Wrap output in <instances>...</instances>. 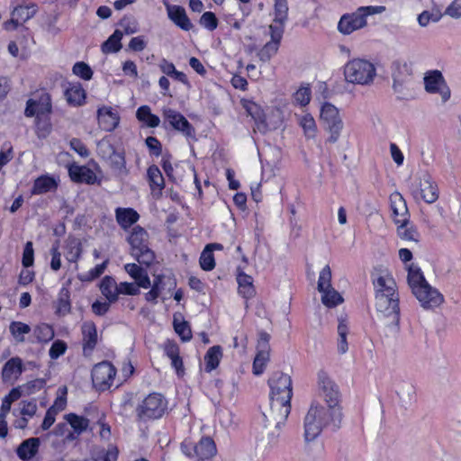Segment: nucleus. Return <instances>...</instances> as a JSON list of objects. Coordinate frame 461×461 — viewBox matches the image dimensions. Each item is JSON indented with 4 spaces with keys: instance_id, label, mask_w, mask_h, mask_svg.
<instances>
[{
    "instance_id": "obj_1",
    "label": "nucleus",
    "mask_w": 461,
    "mask_h": 461,
    "mask_svg": "<svg viewBox=\"0 0 461 461\" xmlns=\"http://www.w3.org/2000/svg\"><path fill=\"white\" fill-rule=\"evenodd\" d=\"M268 385L269 403L263 408L259 423L262 433L275 436L291 411L293 382L289 375L276 371L268 379Z\"/></svg>"
},
{
    "instance_id": "obj_2",
    "label": "nucleus",
    "mask_w": 461,
    "mask_h": 461,
    "mask_svg": "<svg viewBox=\"0 0 461 461\" xmlns=\"http://www.w3.org/2000/svg\"><path fill=\"white\" fill-rule=\"evenodd\" d=\"M343 418L341 409H330L313 401L304 417V438L307 442L316 439L329 425L339 428Z\"/></svg>"
},
{
    "instance_id": "obj_3",
    "label": "nucleus",
    "mask_w": 461,
    "mask_h": 461,
    "mask_svg": "<svg viewBox=\"0 0 461 461\" xmlns=\"http://www.w3.org/2000/svg\"><path fill=\"white\" fill-rule=\"evenodd\" d=\"M385 7L379 6H361L355 12L343 14L338 23V31L343 35H349L355 31L366 26V18L369 15L382 14Z\"/></svg>"
},
{
    "instance_id": "obj_4",
    "label": "nucleus",
    "mask_w": 461,
    "mask_h": 461,
    "mask_svg": "<svg viewBox=\"0 0 461 461\" xmlns=\"http://www.w3.org/2000/svg\"><path fill=\"white\" fill-rule=\"evenodd\" d=\"M375 75V67L366 59H352L344 68L345 78L352 84L369 85L374 81Z\"/></svg>"
},
{
    "instance_id": "obj_5",
    "label": "nucleus",
    "mask_w": 461,
    "mask_h": 461,
    "mask_svg": "<svg viewBox=\"0 0 461 461\" xmlns=\"http://www.w3.org/2000/svg\"><path fill=\"white\" fill-rule=\"evenodd\" d=\"M128 241L131 245V254L140 265L149 266L155 259L154 252L149 248V235L147 231L136 226L132 229Z\"/></svg>"
},
{
    "instance_id": "obj_6",
    "label": "nucleus",
    "mask_w": 461,
    "mask_h": 461,
    "mask_svg": "<svg viewBox=\"0 0 461 461\" xmlns=\"http://www.w3.org/2000/svg\"><path fill=\"white\" fill-rule=\"evenodd\" d=\"M320 120L330 133L327 141L336 143L344 126L339 109L330 103H324L321 108Z\"/></svg>"
},
{
    "instance_id": "obj_7",
    "label": "nucleus",
    "mask_w": 461,
    "mask_h": 461,
    "mask_svg": "<svg viewBox=\"0 0 461 461\" xmlns=\"http://www.w3.org/2000/svg\"><path fill=\"white\" fill-rule=\"evenodd\" d=\"M317 391L320 397L326 402L325 407L342 410L339 386L328 373L323 370H320L317 373Z\"/></svg>"
},
{
    "instance_id": "obj_8",
    "label": "nucleus",
    "mask_w": 461,
    "mask_h": 461,
    "mask_svg": "<svg viewBox=\"0 0 461 461\" xmlns=\"http://www.w3.org/2000/svg\"><path fill=\"white\" fill-rule=\"evenodd\" d=\"M393 72V88L400 98H408L413 89V80L411 77V68L407 63L395 62Z\"/></svg>"
},
{
    "instance_id": "obj_9",
    "label": "nucleus",
    "mask_w": 461,
    "mask_h": 461,
    "mask_svg": "<svg viewBox=\"0 0 461 461\" xmlns=\"http://www.w3.org/2000/svg\"><path fill=\"white\" fill-rule=\"evenodd\" d=\"M167 409V401L160 393L149 394L137 408V414L140 420L160 418Z\"/></svg>"
},
{
    "instance_id": "obj_10",
    "label": "nucleus",
    "mask_w": 461,
    "mask_h": 461,
    "mask_svg": "<svg viewBox=\"0 0 461 461\" xmlns=\"http://www.w3.org/2000/svg\"><path fill=\"white\" fill-rule=\"evenodd\" d=\"M182 452L188 457L208 460L216 455L214 441L210 438H203L197 444L185 439L181 444Z\"/></svg>"
},
{
    "instance_id": "obj_11",
    "label": "nucleus",
    "mask_w": 461,
    "mask_h": 461,
    "mask_svg": "<svg viewBox=\"0 0 461 461\" xmlns=\"http://www.w3.org/2000/svg\"><path fill=\"white\" fill-rule=\"evenodd\" d=\"M116 375L114 366L107 361L96 364L92 370V382L99 391H104L111 387Z\"/></svg>"
},
{
    "instance_id": "obj_12",
    "label": "nucleus",
    "mask_w": 461,
    "mask_h": 461,
    "mask_svg": "<svg viewBox=\"0 0 461 461\" xmlns=\"http://www.w3.org/2000/svg\"><path fill=\"white\" fill-rule=\"evenodd\" d=\"M424 86L428 93L438 94L443 103H446L450 98V89L438 70L429 71L425 75Z\"/></svg>"
},
{
    "instance_id": "obj_13",
    "label": "nucleus",
    "mask_w": 461,
    "mask_h": 461,
    "mask_svg": "<svg viewBox=\"0 0 461 461\" xmlns=\"http://www.w3.org/2000/svg\"><path fill=\"white\" fill-rule=\"evenodd\" d=\"M51 113V100L48 93L41 92L35 98L29 99L25 108V115L27 117L41 116L50 114Z\"/></svg>"
},
{
    "instance_id": "obj_14",
    "label": "nucleus",
    "mask_w": 461,
    "mask_h": 461,
    "mask_svg": "<svg viewBox=\"0 0 461 461\" xmlns=\"http://www.w3.org/2000/svg\"><path fill=\"white\" fill-rule=\"evenodd\" d=\"M244 107L247 113L255 121L254 131H258L260 133L265 134L276 129V123L267 120V116L260 105L254 102H247Z\"/></svg>"
},
{
    "instance_id": "obj_15",
    "label": "nucleus",
    "mask_w": 461,
    "mask_h": 461,
    "mask_svg": "<svg viewBox=\"0 0 461 461\" xmlns=\"http://www.w3.org/2000/svg\"><path fill=\"white\" fill-rule=\"evenodd\" d=\"M270 336L267 332H260L258 342V353L253 361V374L255 375H261L269 361V346Z\"/></svg>"
},
{
    "instance_id": "obj_16",
    "label": "nucleus",
    "mask_w": 461,
    "mask_h": 461,
    "mask_svg": "<svg viewBox=\"0 0 461 461\" xmlns=\"http://www.w3.org/2000/svg\"><path fill=\"white\" fill-rule=\"evenodd\" d=\"M375 307L378 312L386 316H392L393 321H399V295L391 296L385 294H375Z\"/></svg>"
},
{
    "instance_id": "obj_17",
    "label": "nucleus",
    "mask_w": 461,
    "mask_h": 461,
    "mask_svg": "<svg viewBox=\"0 0 461 461\" xmlns=\"http://www.w3.org/2000/svg\"><path fill=\"white\" fill-rule=\"evenodd\" d=\"M413 294L425 309L438 307L444 302L443 295L429 284H424L420 289H416Z\"/></svg>"
},
{
    "instance_id": "obj_18",
    "label": "nucleus",
    "mask_w": 461,
    "mask_h": 461,
    "mask_svg": "<svg viewBox=\"0 0 461 461\" xmlns=\"http://www.w3.org/2000/svg\"><path fill=\"white\" fill-rule=\"evenodd\" d=\"M163 116L172 128L181 131L185 136L188 138L194 136V127L179 112L171 108H164Z\"/></svg>"
},
{
    "instance_id": "obj_19",
    "label": "nucleus",
    "mask_w": 461,
    "mask_h": 461,
    "mask_svg": "<svg viewBox=\"0 0 461 461\" xmlns=\"http://www.w3.org/2000/svg\"><path fill=\"white\" fill-rule=\"evenodd\" d=\"M36 14V6L32 5H20L15 7L11 15V19L4 23V28L6 31L15 30L18 26L23 24Z\"/></svg>"
},
{
    "instance_id": "obj_20",
    "label": "nucleus",
    "mask_w": 461,
    "mask_h": 461,
    "mask_svg": "<svg viewBox=\"0 0 461 461\" xmlns=\"http://www.w3.org/2000/svg\"><path fill=\"white\" fill-rule=\"evenodd\" d=\"M24 371L23 359L19 357H11L3 366L1 378L4 383L14 384Z\"/></svg>"
},
{
    "instance_id": "obj_21",
    "label": "nucleus",
    "mask_w": 461,
    "mask_h": 461,
    "mask_svg": "<svg viewBox=\"0 0 461 461\" xmlns=\"http://www.w3.org/2000/svg\"><path fill=\"white\" fill-rule=\"evenodd\" d=\"M390 203L394 223L396 225L408 223L409 212L402 195L399 192H393L390 195Z\"/></svg>"
},
{
    "instance_id": "obj_22",
    "label": "nucleus",
    "mask_w": 461,
    "mask_h": 461,
    "mask_svg": "<svg viewBox=\"0 0 461 461\" xmlns=\"http://www.w3.org/2000/svg\"><path fill=\"white\" fill-rule=\"evenodd\" d=\"M373 285L375 294H385L391 296L398 294L396 292V283L393 276L385 270H382L373 275Z\"/></svg>"
},
{
    "instance_id": "obj_23",
    "label": "nucleus",
    "mask_w": 461,
    "mask_h": 461,
    "mask_svg": "<svg viewBox=\"0 0 461 461\" xmlns=\"http://www.w3.org/2000/svg\"><path fill=\"white\" fill-rule=\"evenodd\" d=\"M99 127L105 131H113L120 122V116L112 107L103 106L97 110Z\"/></svg>"
},
{
    "instance_id": "obj_24",
    "label": "nucleus",
    "mask_w": 461,
    "mask_h": 461,
    "mask_svg": "<svg viewBox=\"0 0 461 461\" xmlns=\"http://www.w3.org/2000/svg\"><path fill=\"white\" fill-rule=\"evenodd\" d=\"M269 31L272 41L266 43L258 52V57L262 61L269 60L277 52L284 33L281 27H269Z\"/></svg>"
},
{
    "instance_id": "obj_25",
    "label": "nucleus",
    "mask_w": 461,
    "mask_h": 461,
    "mask_svg": "<svg viewBox=\"0 0 461 461\" xmlns=\"http://www.w3.org/2000/svg\"><path fill=\"white\" fill-rule=\"evenodd\" d=\"M168 18L179 28L184 31H190L193 24L187 17L184 7L176 5L165 3Z\"/></svg>"
},
{
    "instance_id": "obj_26",
    "label": "nucleus",
    "mask_w": 461,
    "mask_h": 461,
    "mask_svg": "<svg viewBox=\"0 0 461 461\" xmlns=\"http://www.w3.org/2000/svg\"><path fill=\"white\" fill-rule=\"evenodd\" d=\"M81 330L84 353L90 354L98 341L96 326L93 321H86L82 324Z\"/></svg>"
},
{
    "instance_id": "obj_27",
    "label": "nucleus",
    "mask_w": 461,
    "mask_h": 461,
    "mask_svg": "<svg viewBox=\"0 0 461 461\" xmlns=\"http://www.w3.org/2000/svg\"><path fill=\"white\" fill-rule=\"evenodd\" d=\"M395 393L402 406L407 408L416 400V389L412 383L401 381L396 384Z\"/></svg>"
},
{
    "instance_id": "obj_28",
    "label": "nucleus",
    "mask_w": 461,
    "mask_h": 461,
    "mask_svg": "<svg viewBox=\"0 0 461 461\" xmlns=\"http://www.w3.org/2000/svg\"><path fill=\"white\" fill-rule=\"evenodd\" d=\"M419 193L422 199L428 203H432L438 200V186L435 182L432 181L430 176L424 175L420 178Z\"/></svg>"
},
{
    "instance_id": "obj_29",
    "label": "nucleus",
    "mask_w": 461,
    "mask_h": 461,
    "mask_svg": "<svg viewBox=\"0 0 461 461\" xmlns=\"http://www.w3.org/2000/svg\"><path fill=\"white\" fill-rule=\"evenodd\" d=\"M71 179L77 183L93 185L96 182L95 173L86 166L72 165L68 168Z\"/></svg>"
},
{
    "instance_id": "obj_30",
    "label": "nucleus",
    "mask_w": 461,
    "mask_h": 461,
    "mask_svg": "<svg viewBox=\"0 0 461 461\" xmlns=\"http://www.w3.org/2000/svg\"><path fill=\"white\" fill-rule=\"evenodd\" d=\"M147 175L151 189V194L156 199L160 198L162 190L165 186V181L159 168L157 166L152 165L148 168Z\"/></svg>"
},
{
    "instance_id": "obj_31",
    "label": "nucleus",
    "mask_w": 461,
    "mask_h": 461,
    "mask_svg": "<svg viewBox=\"0 0 461 461\" xmlns=\"http://www.w3.org/2000/svg\"><path fill=\"white\" fill-rule=\"evenodd\" d=\"M40 447V439L38 438H30L23 441L17 447V456L23 461H28L35 456Z\"/></svg>"
},
{
    "instance_id": "obj_32",
    "label": "nucleus",
    "mask_w": 461,
    "mask_h": 461,
    "mask_svg": "<svg viewBox=\"0 0 461 461\" xmlns=\"http://www.w3.org/2000/svg\"><path fill=\"white\" fill-rule=\"evenodd\" d=\"M102 294L109 303H115L119 298V288L115 279L110 276H104L100 284Z\"/></svg>"
},
{
    "instance_id": "obj_33",
    "label": "nucleus",
    "mask_w": 461,
    "mask_h": 461,
    "mask_svg": "<svg viewBox=\"0 0 461 461\" xmlns=\"http://www.w3.org/2000/svg\"><path fill=\"white\" fill-rule=\"evenodd\" d=\"M124 269L135 280L138 286L142 288H149L150 286V280L146 270L140 266L134 263L126 264Z\"/></svg>"
},
{
    "instance_id": "obj_34",
    "label": "nucleus",
    "mask_w": 461,
    "mask_h": 461,
    "mask_svg": "<svg viewBox=\"0 0 461 461\" xmlns=\"http://www.w3.org/2000/svg\"><path fill=\"white\" fill-rule=\"evenodd\" d=\"M115 217L118 224L124 230L134 224L140 218L139 213L132 208H117Z\"/></svg>"
},
{
    "instance_id": "obj_35",
    "label": "nucleus",
    "mask_w": 461,
    "mask_h": 461,
    "mask_svg": "<svg viewBox=\"0 0 461 461\" xmlns=\"http://www.w3.org/2000/svg\"><path fill=\"white\" fill-rule=\"evenodd\" d=\"M65 97L69 104L79 106L85 102L86 92L81 84H70L65 91Z\"/></svg>"
},
{
    "instance_id": "obj_36",
    "label": "nucleus",
    "mask_w": 461,
    "mask_h": 461,
    "mask_svg": "<svg viewBox=\"0 0 461 461\" xmlns=\"http://www.w3.org/2000/svg\"><path fill=\"white\" fill-rule=\"evenodd\" d=\"M275 17L269 27H281L284 32L285 24L288 19L287 0H275Z\"/></svg>"
},
{
    "instance_id": "obj_37",
    "label": "nucleus",
    "mask_w": 461,
    "mask_h": 461,
    "mask_svg": "<svg viewBox=\"0 0 461 461\" xmlns=\"http://www.w3.org/2000/svg\"><path fill=\"white\" fill-rule=\"evenodd\" d=\"M58 184L53 177L41 176L34 180L31 193L32 194H41L55 190Z\"/></svg>"
},
{
    "instance_id": "obj_38",
    "label": "nucleus",
    "mask_w": 461,
    "mask_h": 461,
    "mask_svg": "<svg viewBox=\"0 0 461 461\" xmlns=\"http://www.w3.org/2000/svg\"><path fill=\"white\" fill-rule=\"evenodd\" d=\"M408 283L412 294L416 293V289H420L424 284H429L420 268L414 265H411L408 268Z\"/></svg>"
},
{
    "instance_id": "obj_39",
    "label": "nucleus",
    "mask_w": 461,
    "mask_h": 461,
    "mask_svg": "<svg viewBox=\"0 0 461 461\" xmlns=\"http://www.w3.org/2000/svg\"><path fill=\"white\" fill-rule=\"evenodd\" d=\"M136 117L140 122L150 128L158 127L160 123L159 117L153 114L150 107L148 105L139 107L136 112Z\"/></svg>"
},
{
    "instance_id": "obj_40",
    "label": "nucleus",
    "mask_w": 461,
    "mask_h": 461,
    "mask_svg": "<svg viewBox=\"0 0 461 461\" xmlns=\"http://www.w3.org/2000/svg\"><path fill=\"white\" fill-rule=\"evenodd\" d=\"M237 282L239 284V291L245 298H251L255 294L253 278L250 276L242 272L238 273Z\"/></svg>"
},
{
    "instance_id": "obj_41",
    "label": "nucleus",
    "mask_w": 461,
    "mask_h": 461,
    "mask_svg": "<svg viewBox=\"0 0 461 461\" xmlns=\"http://www.w3.org/2000/svg\"><path fill=\"white\" fill-rule=\"evenodd\" d=\"M222 357V350L220 346H213L208 349L204 356L205 370L211 372L215 369Z\"/></svg>"
},
{
    "instance_id": "obj_42",
    "label": "nucleus",
    "mask_w": 461,
    "mask_h": 461,
    "mask_svg": "<svg viewBox=\"0 0 461 461\" xmlns=\"http://www.w3.org/2000/svg\"><path fill=\"white\" fill-rule=\"evenodd\" d=\"M397 233L402 240L414 243L419 242L420 234L417 229L411 224L410 220L408 223L397 224Z\"/></svg>"
},
{
    "instance_id": "obj_43",
    "label": "nucleus",
    "mask_w": 461,
    "mask_h": 461,
    "mask_svg": "<svg viewBox=\"0 0 461 461\" xmlns=\"http://www.w3.org/2000/svg\"><path fill=\"white\" fill-rule=\"evenodd\" d=\"M122 32L115 30L114 32L102 44L104 53L117 52L122 49Z\"/></svg>"
},
{
    "instance_id": "obj_44",
    "label": "nucleus",
    "mask_w": 461,
    "mask_h": 461,
    "mask_svg": "<svg viewBox=\"0 0 461 461\" xmlns=\"http://www.w3.org/2000/svg\"><path fill=\"white\" fill-rule=\"evenodd\" d=\"M9 330L16 342L23 343L25 341L24 335L31 332V327L21 321H12Z\"/></svg>"
},
{
    "instance_id": "obj_45",
    "label": "nucleus",
    "mask_w": 461,
    "mask_h": 461,
    "mask_svg": "<svg viewBox=\"0 0 461 461\" xmlns=\"http://www.w3.org/2000/svg\"><path fill=\"white\" fill-rule=\"evenodd\" d=\"M320 293L321 294L322 303L329 308L335 307L343 302V298L340 294L333 287L328 288L324 291H320Z\"/></svg>"
},
{
    "instance_id": "obj_46",
    "label": "nucleus",
    "mask_w": 461,
    "mask_h": 461,
    "mask_svg": "<svg viewBox=\"0 0 461 461\" xmlns=\"http://www.w3.org/2000/svg\"><path fill=\"white\" fill-rule=\"evenodd\" d=\"M91 455L96 461H116L118 449L113 446H110L107 449L95 447L92 450Z\"/></svg>"
},
{
    "instance_id": "obj_47",
    "label": "nucleus",
    "mask_w": 461,
    "mask_h": 461,
    "mask_svg": "<svg viewBox=\"0 0 461 461\" xmlns=\"http://www.w3.org/2000/svg\"><path fill=\"white\" fill-rule=\"evenodd\" d=\"M348 333V327L346 323L345 320L339 319V325H338V351L340 354H345L348 349V341H347V336Z\"/></svg>"
},
{
    "instance_id": "obj_48",
    "label": "nucleus",
    "mask_w": 461,
    "mask_h": 461,
    "mask_svg": "<svg viewBox=\"0 0 461 461\" xmlns=\"http://www.w3.org/2000/svg\"><path fill=\"white\" fill-rule=\"evenodd\" d=\"M34 336L41 343H47L54 338L53 328L46 323H41L34 328Z\"/></svg>"
},
{
    "instance_id": "obj_49",
    "label": "nucleus",
    "mask_w": 461,
    "mask_h": 461,
    "mask_svg": "<svg viewBox=\"0 0 461 461\" xmlns=\"http://www.w3.org/2000/svg\"><path fill=\"white\" fill-rule=\"evenodd\" d=\"M299 124L303 128L308 139L314 138L317 131L315 120L311 114H305L299 118Z\"/></svg>"
},
{
    "instance_id": "obj_50",
    "label": "nucleus",
    "mask_w": 461,
    "mask_h": 461,
    "mask_svg": "<svg viewBox=\"0 0 461 461\" xmlns=\"http://www.w3.org/2000/svg\"><path fill=\"white\" fill-rule=\"evenodd\" d=\"M66 420L77 434H81L86 430L89 425V420L87 419L74 413L66 415Z\"/></svg>"
},
{
    "instance_id": "obj_51",
    "label": "nucleus",
    "mask_w": 461,
    "mask_h": 461,
    "mask_svg": "<svg viewBox=\"0 0 461 461\" xmlns=\"http://www.w3.org/2000/svg\"><path fill=\"white\" fill-rule=\"evenodd\" d=\"M82 253V246L78 240L72 239L67 246L66 258L69 262H77Z\"/></svg>"
},
{
    "instance_id": "obj_52",
    "label": "nucleus",
    "mask_w": 461,
    "mask_h": 461,
    "mask_svg": "<svg viewBox=\"0 0 461 461\" xmlns=\"http://www.w3.org/2000/svg\"><path fill=\"white\" fill-rule=\"evenodd\" d=\"M107 161L109 162L112 168L118 173L125 174L127 172L126 161L122 152L115 151L111 157L108 158Z\"/></svg>"
},
{
    "instance_id": "obj_53",
    "label": "nucleus",
    "mask_w": 461,
    "mask_h": 461,
    "mask_svg": "<svg viewBox=\"0 0 461 461\" xmlns=\"http://www.w3.org/2000/svg\"><path fill=\"white\" fill-rule=\"evenodd\" d=\"M70 308L68 291L62 289L56 304V313L64 316L70 312Z\"/></svg>"
},
{
    "instance_id": "obj_54",
    "label": "nucleus",
    "mask_w": 461,
    "mask_h": 461,
    "mask_svg": "<svg viewBox=\"0 0 461 461\" xmlns=\"http://www.w3.org/2000/svg\"><path fill=\"white\" fill-rule=\"evenodd\" d=\"M165 278L166 277L162 276H157L151 290L145 294V298L148 302L156 303L157 298L159 296L161 290L164 288V285H166Z\"/></svg>"
},
{
    "instance_id": "obj_55",
    "label": "nucleus",
    "mask_w": 461,
    "mask_h": 461,
    "mask_svg": "<svg viewBox=\"0 0 461 461\" xmlns=\"http://www.w3.org/2000/svg\"><path fill=\"white\" fill-rule=\"evenodd\" d=\"M174 329L183 341L186 342L192 339V331L187 321H178L176 318H174Z\"/></svg>"
},
{
    "instance_id": "obj_56",
    "label": "nucleus",
    "mask_w": 461,
    "mask_h": 461,
    "mask_svg": "<svg viewBox=\"0 0 461 461\" xmlns=\"http://www.w3.org/2000/svg\"><path fill=\"white\" fill-rule=\"evenodd\" d=\"M331 286V269L330 266H325L320 272L318 280V291H324Z\"/></svg>"
},
{
    "instance_id": "obj_57",
    "label": "nucleus",
    "mask_w": 461,
    "mask_h": 461,
    "mask_svg": "<svg viewBox=\"0 0 461 461\" xmlns=\"http://www.w3.org/2000/svg\"><path fill=\"white\" fill-rule=\"evenodd\" d=\"M200 266L205 271H211L215 267L214 256L210 249H204L200 256Z\"/></svg>"
},
{
    "instance_id": "obj_58",
    "label": "nucleus",
    "mask_w": 461,
    "mask_h": 461,
    "mask_svg": "<svg viewBox=\"0 0 461 461\" xmlns=\"http://www.w3.org/2000/svg\"><path fill=\"white\" fill-rule=\"evenodd\" d=\"M45 385V380L37 378L22 384L24 395H31L41 391Z\"/></svg>"
},
{
    "instance_id": "obj_59",
    "label": "nucleus",
    "mask_w": 461,
    "mask_h": 461,
    "mask_svg": "<svg viewBox=\"0 0 461 461\" xmlns=\"http://www.w3.org/2000/svg\"><path fill=\"white\" fill-rule=\"evenodd\" d=\"M72 70L76 76L85 80H89L92 78L93 71L91 68L85 62H77L73 66Z\"/></svg>"
},
{
    "instance_id": "obj_60",
    "label": "nucleus",
    "mask_w": 461,
    "mask_h": 461,
    "mask_svg": "<svg viewBox=\"0 0 461 461\" xmlns=\"http://www.w3.org/2000/svg\"><path fill=\"white\" fill-rule=\"evenodd\" d=\"M199 23L203 28L209 31H213L218 26V20L212 12L203 13Z\"/></svg>"
},
{
    "instance_id": "obj_61",
    "label": "nucleus",
    "mask_w": 461,
    "mask_h": 461,
    "mask_svg": "<svg viewBox=\"0 0 461 461\" xmlns=\"http://www.w3.org/2000/svg\"><path fill=\"white\" fill-rule=\"evenodd\" d=\"M294 102L302 106H305L311 100V89L307 86L300 87L294 95Z\"/></svg>"
},
{
    "instance_id": "obj_62",
    "label": "nucleus",
    "mask_w": 461,
    "mask_h": 461,
    "mask_svg": "<svg viewBox=\"0 0 461 461\" xmlns=\"http://www.w3.org/2000/svg\"><path fill=\"white\" fill-rule=\"evenodd\" d=\"M99 155L105 160L108 159L115 151V148L107 140H102L97 143Z\"/></svg>"
},
{
    "instance_id": "obj_63",
    "label": "nucleus",
    "mask_w": 461,
    "mask_h": 461,
    "mask_svg": "<svg viewBox=\"0 0 461 461\" xmlns=\"http://www.w3.org/2000/svg\"><path fill=\"white\" fill-rule=\"evenodd\" d=\"M34 261V251L32 248V242L28 241L25 244L23 253V259L22 263L24 267H29L33 265Z\"/></svg>"
},
{
    "instance_id": "obj_64",
    "label": "nucleus",
    "mask_w": 461,
    "mask_h": 461,
    "mask_svg": "<svg viewBox=\"0 0 461 461\" xmlns=\"http://www.w3.org/2000/svg\"><path fill=\"white\" fill-rule=\"evenodd\" d=\"M445 14L454 19L461 18V0H453L446 8Z\"/></svg>"
}]
</instances>
